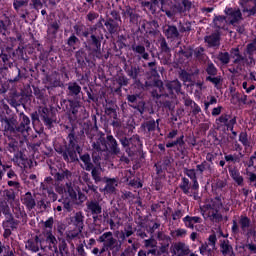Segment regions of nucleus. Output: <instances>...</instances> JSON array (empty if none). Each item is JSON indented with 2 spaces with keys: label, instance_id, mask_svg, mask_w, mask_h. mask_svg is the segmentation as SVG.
Segmentation results:
<instances>
[{
  "label": "nucleus",
  "instance_id": "f257e3e1",
  "mask_svg": "<svg viewBox=\"0 0 256 256\" xmlns=\"http://www.w3.org/2000/svg\"><path fill=\"white\" fill-rule=\"evenodd\" d=\"M222 205L221 201L217 198L208 201L202 207L204 219H208L211 223H221L223 221V214L219 211H221Z\"/></svg>",
  "mask_w": 256,
  "mask_h": 256
},
{
  "label": "nucleus",
  "instance_id": "f03ea898",
  "mask_svg": "<svg viewBox=\"0 0 256 256\" xmlns=\"http://www.w3.org/2000/svg\"><path fill=\"white\" fill-rule=\"evenodd\" d=\"M98 241L100 243L106 244L109 253H112L113 256L119 255V251H121V247L123 246V243H121V241L117 240V238H114L113 232L103 233L98 238Z\"/></svg>",
  "mask_w": 256,
  "mask_h": 256
},
{
  "label": "nucleus",
  "instance_id": "7ed1b4c3",
  "mask_svg": "<svg viewBox=\"0 0 256 256\" xmlns=\"http://www.w3.org/2000/svg\"><path fill=\"white\" fill-rule=\"evenodd\" d=\"M91 31V45L92 48H90V51H92V53H95L96 57H101V39H103V36L99 37V35H97V26H92L90 28Z\"/></svg>",
  "mask_w": 256,
  "mask_h": 256
},
{
  "label": "nucleus",
  "instance_id": "20e7f679",
  "mask_svg": "<svg viewBox=\"0 0 256 256\" xmlns=\"http://www.w3.org/2000/svg\"><path fill=\"white\" fill-rule=\"evenodd\" d=\"M239 227L241 229V233H247L249 228L251 227V219L247 216H240L238 223L236 220L232 222V233L237 234L239 233Z\"/></svg>",
  "mask_w": 256,
  "mask_h": 256
},
{
  "label": "nucleus",
  "instance_id": "39448f33",
  "mask_svg": "<svg viewBox=\"0 0 256 256\" xmlns=\"http://www.w3.org/2000/svg\"><path fill=\"white\" fill-rule=\"evenodd\" d=\"M191 253V248L185 242H176L172 245L173 256H189Z\"/></svg>",
  "mask_w": 256,
  "mask_h": 256
},
{
  "label": "nucleus",
  "instance_id": "423d86ee",
  "mask_svg": "<svg viewBox=\"0 0 256 256\" xmlns=\"http://www.w3.org/2000/svg\"><path fill=\"white\" fill-rule=\"evenodd\" d=\"M236 123L237 118H231V115L229 114H222L219 118L216 119V125H219V127H227V129H230V131H233V127Z\"/></svg>",
  "mask_w": 256,
  "mask_h": 256
},
{
  "label": "nucleus",
  "instance_id": "0eeeda50",
  "mask_svg": "<svg viewBox=\"0 0 256 256\" xmlns=\"http://www.w3.org/2000/svg\"><path fill=\"white\" fill-rule=\"evenodd\" d=\"M225 13L229 17L230 25H233V27H235L239 21H243V14H241V10L237 8H226Z\"/></svg>",
  "mask_w": 256,
  "mask_h": 256
},
{
  "label": "nucleus",
  "instance_id": "6e6552de",
  "mask_svg": "<svg viewBox=\"0 0 256 256\" xmlns=\"http://www.w3.org/2000/svg\"><path fill=\"white\" fill-rule=\"evenodd\" d=\"M102 211L103 208H101V205L96 200L88 201L86 203V213H90V215L93 216V219H97Z\"/></svg>",
  "mask_w": 256,
  "mask_h": 256
},
{
  "label": "nucleus",
  "instance_id": "1a4fd4ad",
  "mask_svg": "<svg viewBox=\"0 0 256 256\" xmlns=\"http://www.w3.org/2000/svg\"><path fill=\"white\" fill-rule=\"evenodd\" d=\"M35 194L31 192H26L24 195L21 196L22 205H25L26 209L29 211L35 209L37 207V201L35 200Z\"/></svg>",
  "mask_w": 256,
  "mask_h": 256
},
{
  "label": "nucleus",
  "instance_id": "9d476101",
  "mask_svg": "<svg viewBox=\"0 0 256 256\" xmlns=\"http://www.w3.org/2000/svg\"><path fill=\"white\" fill-rule=\"evenodd\" d=\"M1 123L4 131H9L10 133H17V118L4 117L1 119Z\"/></svg>",
  "mask_w": 256,
  "mask_h": 256
},
{
  "label": "nucleus",
  "instance_id": "9b49d317",
  "mask_svg": "<svg viewBox=\"0 0 256 256\" xmlns=\"http://www.w3.org/2000/svg\"><path fill=\"white\" fill-rule=\"evenodd\" d=\"M163 33L166 39H170V41H175V39H179V29H177L175 25L164 26Z\"/></svg>",
  "mask_w": 256,
  "mask_h": 256
},
{
  "label": "nucleus",
  "instance_id": "f8f14e48",
  "mask_svg": "<svg viewBox=\"0 0 256 256\" xmlns=\"http://www.w3.org/2000/svg\"><path fill=\"white\" fill-rule=\"evenodd\" d=\"M165 88L172 97L179 95V93H181V82H179V80L168 81L165 84Z\"/></svg>",
  "mask_w": 256,
  "mask_h": 256
},
{
  "label": "nucleus",
  "instance_id": "ddd939ff",
  "mask_svg": "<svg viewBox=\"0 0 256 256\" xmlns=\"http://www.w3.org/2000/svg\"><path fill=\"white\" fill-rule=\"evenodd\" d=\"M21 119L22 121L20 125L18 127L16 126V133H22V135H27V133L31 129V127H29V125H31V120L25 114L21 116Z\"/></svg>",
  "mask_w": 256,
  "mask_h": 256
},
{
  "label": "nucleus",
  "instance_id": "4468645a",
  "mask_svg": "<svg viewBox=\"0 0 256 256\" xmlns=\"http://www.w3.org/2000/svg\"><path fill=\"white\" fill-rule=\"evenodd\" d=\"M71 223L76 226L79 233H81L85 223V216L83 215V212H77L74 216H72Z\"/></svg>",
  "mask_w": 256,
  "mask_h": 256
},
{
  "label": "nucleus",
  "instance_id": "2eb2a0df",
  "mask_svg": "<svg viewBox=\"0 0 256 256\" xmlns=\"http://www.w3.org/2000/svg\"><path fill=\"white\" fill-rule=\"evenodd\" d=\"M133 53L138 55V59H144L145 61H149V53L145 50V46L133 44L131 46Z\"/></svg>",
  "mask_w": 256,
  "mask_h": 256
},
{
  "label": "nucleus",
  "instance_id": "dca6fc26",
  "mask_svg": "<svg viewBox=\"0 0 256 256\" xmlns=\"http://www.w3.org/2000/svg\"><path fill=\"white\" fill-rule=\"evenodd\" d=\"M58 153L62 154V157L65 161H77V152L73 149V147L66 148L64 151L57 150Z\"/></svg>",
  "mask_w": 256,
  "mask_h": 256
},
{
  "label": "nucleus",
  "instance_id": "f3484780",
  "mask_svg": "<svg viewBox=\"0 0 256 256\" xmlns=\"http://www.w3.org/2000/svg\"><path fill=\"white\" fill-rule=\"evenodd\" d=\"M196 171L200 173V175H203L204 173H206V175H211V173H213V163L203 161L196 166Z\"/></svg>",
  "mask_w": 256,
  "mask_h": 256
},
{
  "label": "nucleus",
  "instance_id": "a211bd4d",
  "mask_svg": "<svg viewBox=\"0 0 256 256\" xmlns=\"http://www.w3.org/2000/svg\"><path fill=\"white\" fill-rule=\"evenodd\" d=\"M106 139L111 153H113V155H119V153H121V149L119 148V144H117L115 137H113V135H108Z\"/></svg>",
  "mask_w": 256,
  "mask_h": 256
},
{
  "label": "nucleus",
  "instance_id": "6ab92c4d",
  "mask_svg": "<svg viewBox=\"0 0 256 256\" xmlns=\"http://www.w3.org/2000/svg\"><path fill=\"white\" fill-rule=\"evenodd\" d=\"M185 227H187V229H195V224L197 223H201L202 219L201 217L198 216H189L187 215L186 217H184L182 219Z\"/></svg>",
  "mask_w": 256,
  "mask_h": 256
},
{
  "label": "nucleus",
  "instance_id": "aec40b11",
  "mask_svg": "<svg viewBox=\"0 0 256 256\" xmlns=\"http://www.w3.org/2000/svg\"><path fill=\"white\" fill-rule=\"evenodd\" d=\"M205 43L208 47H219L221 45V37L218 33H214L205 37Z\"/></svg>",
  "mask_w": 256,
  "mask_h": 256
},
{
  "label": "nucleus",
  "instance_id": "412c9836",
  "mask_svg": "<svg viewBox=\"0 0 256 256\" xmlns=\"http://www.w3.org/2000/svg\"><path fill=\"white\" fill-rule=\"evenodd\" d=\"M256 0H241L240 5L244 7V11L250 12V15H255L256 7H255Z\"/></svg>",
  "mask_w": 256,
  "mask_h": 256
},
{
  "label": "nucleus",
  "instance_id": "4be33fe9",
  "mask_svg": "<svg viewBox=\"0 0 256 256\" xmlns=\"http://www.w3.org/2000/svg\"><path fill=\"white\" fill-rule=\"evenodd\" d=\"M80 161H82L81 167L85 169V171H91L95 165L91 162V156L89 154H83L80 156Z\"/></svg>",
  "mask_w": 256,
  "mask_h": 256
},
{
  "label": "nucleus",
  "instance_id": "5701e85b",
  "mask_svg": "<svg viewBox=\"0 0 256 256\" xmlns=\"http://www.w3.org/2000/svg\"><path fill=\"white\" fill-rule=\"evenodd\" d=\"M119 185V181L115 178H106V186L104 187L105 193H115V189Z\"/></svg>",
  "mask_w": 256,
  "mask_h": 256
},
{
  "label": "nucleus",
  "instance_id": "b1692460",
  "mask_svg": "<svg viewBox=\"0 0 256 256\" xmlns=\"http://www.w3.org/2000/svg\"><path fill=\"white\" fill-rule=\"evenodd\" d=\"M64 194L67 196L68 199H71V201H75L77 199V191H75V188H73V183L67 182L64 186Z\"/></svg>",
  "mask_w": 256,
  "mask_h": 256
},
{
  "label": "nucleus",
  "instance_id": "393cba45",
  "mask_svg": "<svg viewBox=\"0 0 256 256\" xmlns=\"http://www.w3.org/2000/svg\"><path fill=\"white\" fill-rule=\"evenodd\" d=\"M220 251L223 256H235V253L233 252V246L229 244V241H223L220 245Z\"/></svg>",
  "mask_w": 256,
  "mask_h": 256
},
{
  "label": "nucleus",
  "instance_id": "a878e982",
  "mask_svg": "<svg viewBox=\"0 0 256 256\" xmlns=\"http://www.w3.org/2000/svg\"><path fill=\"white\" fill-rule=\"evenodd\" d=\"M230 54L232 59H234L233 63H235V65H241L243 63L245 54L242 55L241 52L239 51V48H232L230 50Z\"/></svg>",
  "mask_w": 256,
  "mask_h": 256
},
{
  "label": "nucleus",
  "instance_id": "bb28decb",
  "mask_svg": "<svg viewBox=\"0 0 256 256\" xmlns=\"http://www.w3.org/2000/svg\"><path fill=\"white\" fill-rule=\"evenodd\" d=\"M229 173H230V177H232L233 181H235V183L237 185H239V187H243L245 180H244L243 176H241V173L239 172V170L230 169Z\"/></svg>",
  "mask_w": 256,
  "mask_h": 256
},
{
  "label": "nucleus",
  "instance_id": "cd10ccee",
  "mask_svg": "<svg viewBox=\"0 0 256 256\" xmlns=\"http://www.w3.org/2000/svg\"><path fill=\"white\" fill-rule=\"evenodd\" d=\"M39 114H40V119L44 121L45 126L51 128L53 125V120L49 118V109L42 108L39 110Z\"/></svg>",
  "mask_w": 256,
  "mask_h": 256
},
{
  "label": "nucleus",
  "instance_id": "c85d7f7f",
  "mask_svg": "<svg viewBox=\"0 0 256 256\" xmlns=\"http://www.w3.org/2000/svg\"><path fill=\"white\" fill-rule=\"evenodd\" d=\"M142 129H146L148 133H153V131H155V129H157L158 131H161V129L159 128V120H150L146 123H143L141 125Z\"/></svg>",
  "mask_w": 256,
  "mask_h": 256
},
{
  "label": "nucleus",
  "instance_id": "c756f323",
  "mask_svg": "<svg viewBox=\"0 0 256 256\" xmlns=\"http://www.w3.org/2000/svg\"><path fill=\"white\" fill-rule=\"evenodd\" d=\"M192 3L189 0H182L180 3L176 4L174 8L178 13H186L191 9Z\"/></svg>",
  "mask_w": 256,
  "mask_h": 256
},
{
  "label": "nucleus",
  "instance_id": "7c9ffc66",
  "mask_svg": "<svg viewBox=\"0 0 256 256\" xmlns=\"http://www.w3.org/2000/svg\"><path fill=\"white\" fill-rule=\"evenodd\" d=\"M79 93H81V86L77 82H70L68 84V95L70 97H78Z\"/></svg>",
  "mask_w": 256,
  "mask_h": 256
},
{
  "label": "nucleus",
  "instance_id": "2f4dec72",
  "mask_svg": "<svg viewBox=\"0 0 256 256\" xmlns=\"http://www.w3.org/2000/svg\"><path fill=\"white\" fill-rule=\"evenodd\" d=\"M213 25L216 29H225L227 27V18L225 16H216L213 19Z\"/></svg>",
  "mask_w": 256,
  "mask_h": 256
},
{
  "label": "nucleus",
  "instance_id": "473e14b6",
  "mask_svg": "<svg viewBox=\"0 0 256 256\" xmlns=\"http://www.w3.org/2000/svg\"><path fill=\"white\" fill-rule=\"evenodd\" d=\"M180 189L183 191L184 195L191 197V182L187 178H182Z\"/></svg>",
  "mask_w": 256,
  "mask_h": 256
},
{
  "label": "nucleus",
  "instance_id": "72a5a7b5",
  "mask_svg": "<svg viewBox=\"0 0 256 256\" xmlns=\"http://www.w3.org/2000/svg\"><path fill=\"white\" fill-rule=\"evenodd\" d=\"M216 58L222 65H229L231 62V54L229 52H220Z\"/></svg>",
  "mask_w": 256,
  "mask_h": 256
},
{
  "label": "nucleus",
  "instance_id": "f704fd0d",
  "mask_svg": "<svg viewBox=\"0 0 256 256\" xmlns=\"http://www.w3.org/2000/svg\"><path fill=\"white\" fill-rule=\"evenodd\" d=\"M241 65H243V67H253L254 65H256V61L255 58H253V54L244 53V58Z\"/></svg>",
  "mask_w": 256,
  "mask_h": 256
},
{
  "label": "nucleus",
  "instance_id": "c9c22d12",
  "mask_svg": "<svg viewBox=\"0 0 256 256\" xmlns=\"http://www.w3.org/2000/svg\"><path fill=\"white\" fill-rule=\"evenodd\" d=\"M133 233H135V231H133V226L128 225L126 228H124L123 231L120 232L121 241H125L126 239H129V237H131Z\"/></svg>",
  "mask_w": 256,
  "mask_h": 256
},
{
  "label": "nucleus",
  "instance_id": "e433bc0d",
  "mask_svg": "<svg viewBox=\"0 0 256 256\" xmlns=\"http://www.w3.org/2000/svg\"><path fill=\"white\" fill-rule=\"evenodd\" d=\"M39 242H37L36 239L34 240H28L26 243V249H29V251H33V253H37L40 249Z\"/></svg>",
  "mask_w": 256,
  "mask_h": 256
},
{
  "label": "nucleus",
  "instance_id": "4c0bfd02",
  "mask_svg": "<svg viewBox=\"0 0 256 256\" xmlns=\"http://www.w3.org/2000/svg\"><path fill=\"white\" fill-rule=\"evenodd\" d=\"M46 243L52 245L54 253H57L59 249L57 248V238L53 236L51 233L46 234Z\"/></svg>",
  "mask_w": 256,
  "mask_h": 256
},
{
  "label": "nucleus",
  "instance_id": "58836bf2",
  "mask_svg": "<svg viewBox=\"0 0 256 256\" xmlns=\"http://www.w3.org/2000/svg\"><path fill=\"white\" fill-rule=\"evenodd\" d=\"M185 136L184 135H181L179 138H177L175 141H172V142H168L166 144V147L168 149H171V147H175V146H179V147H183V145H185Z\"/></svg>",
  "mask_w": 256,
  "mask_h": 256
},
{
  "label": "nucleus",
  "instance_id": "ea45409f",
  "mask_svg": "<svg viewBox=\"0 0 256 256\" xmlns=\"http://www.w3.org/2000/svg\"><path fill=\"white\" fill-rule=\"evenodd\" d=\"M156 85V89L152 91V97L159 99L160 97H163V82L158 81L156 82Z\"/></svg>",
  "mask_w": 256,
  "mask_h": 256
},
{
  "label": "nucleus",
  "instance_id": "a19ab883",
  "mask_svg": "<svg viewBox=\"0 0 256 256\" xmlns=\"http://www.w3.org/2000/svg\"><path fill=\"white\" fill-rule=\"evenodd\" d=\"M144 7H147L151 13H156L159 9V0H151L150 2H144Z\"/></svg>",
  "mask_w": 256,
  "mask_h": 256
},
{
  "label": "nucleus",
  "instance_id": "79ce46f5",
  "mask_svg": "<svg viewBox=\"0 0 256 256\" xmlns=\"http://www.w3.org/2000/svg\"><path fill=\"white\" fill-rule=\"evenodd\" d=\"M239 141L242 143L244 149H249L251 147V141L249 140L247 133L242 132L239 135Z\"/></svg>",
  "mask_w": 256,
  "mask_h": 256
},
{
  "label": "nucleus",
  "instance_id": "37998d69",
  "mask_svg": "<svg viewBox=\"0 0 256 256\" xmlns=\"http://www.w3.org/2000/svg\"><path fill=\"white\" fill-rule=\"evenodd\" d=\"M93 149L95 151H107V144H105V140L99 139L97 142H93Z\"/></svg>",
  "mask_w": 256,
  "mask_h": 256
},
{
  "label": "nucleus",
  "instance_id": "c03bdc74",
  "mask_svg": "<svg viewBox=\"0 0 256 256\" xmlns=\"http://www.w3.org/2000/svg\"><path fill=\"white\" fill-rule=\"evenodd\" d=\"M105 27H106V29H108L109 33H111V35H113V33H117V29H118L119 25L117 24V22H115L113 20H109V21L105 22Z\"/></svg>",
  "mask_w": 256,
  "mask_h": 256
},
{
  "label": "nucleus",
  "instance_id": "a18cd8bd",
  "mask_svg": "<svg viewBox=\"0 0 256 256\" xmlns=\"http://www.w3.org/2000/svg\"><path fill=\"white\" fill-rule=\"evenodd\" d=\"M73 201L74 200H71V198H66L63 200L62 205L65 213H71V211H73Z\"/></svg>",
  "mask_w": 256,
  "mask_h": 256
},
{
  "label": "nucleus",
  "instance_id": "49530a36",
  "mask_svg": "<svg viewBox=\"0 0 256 256\" xmlns=\"http://www.w3.org/2000/svg\"><path fill=\"white\" fill-rule=\"evenodd\" d=\"M59 23L58 22H53L48 26L47 33L50 35V37H55L57 35V32L59 31Z\"/></svg>",
  "mask_w": 256,
  "mask_h": 256
},
{
  "label": "nucleus",
  "instance_id": "de8ad7c7",
  "mask_svg": "<svg viewBox=\"0 0 256 256\" xmlns=\"http://www.w3.org/2000/svg\"><path fill=\"white\" fill-rule=\"evenodd\" d=\"M56 181H65V179H71V172L69 170L61 171L55 175Z\"/></svg>",
  "mask_w": 256,
  "mask_h": 256
},
{
  "label": "nucleus",
  "instance_id": "09e8293b",
  "mask_svg": "<svg viewBox=\"0 0 256 256\" xmlns=\"http://www.w3.org/2000/svg\"><path fill=\"white\" fill-rule=\"evenodd\" d=\"M91 175L95 183H101V168L93 166V169H91Z\"/></svg>",
  "mask_w": 256,
  "mask_h": 256
},
{
  "label": "nucleus",
  "instance_id": "8fccbe9b",
  "mask_svg": "<svg viewBox=\"0 0 256 256\" xmlns=\"http://www.w3.org/2000/svg\"><path fill=\"white\" fill-rule=\"evenodd\" d=\"M128 77H131V79H137L139 77L140 69L137 66H131L127 71H126Z\"/></svg>",
  "mask_w": 256,
  "mask_h": 256
},
{
  "label": "nucleus",
  "instance_id": "3c124183",
  "mask_svg": "<svg viewBox=\"0 0 256 256\" xmlns=\"http://www.w3.org/2000/svg\"><path fill=\"white\" fill-rule=\"evenodd\" d=\"M0 211L3 215H11V208L9 207V202L7 200H2L0 202Z\"/></svg>",
  "mask_w": 256,
  "mask_h": 256
},
{
  "label": "nucleus",
  "instance_id": "603ef678",
  "mask_svg": "<svg viewBox=\"0 0 256 256\" xmlns=\"http://www.w3.org/2000/svg\"><path fill=\"white\" fill-rule=\"evenodd\" d=\"M160 43V51L162 53H166V55H169L171 53V48L169 47V44H167V40L165 38H161L159 40Z\"/></svg>",
  "mask_w": 256,
  "mask_h": 256
},
{
  "label": "nucleus",
  "instance_id": "864d4df0",
  "mask_svg": "<svg viewBox=\"0 0 256 256\" xmlns=\"http://www.w3.org/2000/svg\"><path fill=\"white\" fill-rule=\"evenodd\" d=\"M133 141H139V136H133L132 138H121L120 143L123 147H129L133 145Z\"/></svg>",
  "mask_w": 256,
  "mask_h": 256
},
{
  "label": "nucleus",
  "instance_id": "5fc2aeb1",
  "mask_svg": "<svg viewBox=\"0 0 256 256\" xmlns=\"http://www.w3.org/2000/svg\"><path fill=\"white\" fill-rule=\"evenodd\" d=\"M145 249H152L157 247V240L155 238L150 237L149 239H145L143 241Z\"/></svg>",
  "mask_w": 256,
  "mask_h": 256
},
{
  "label": "nucleus",
  "instance_id": "6e6d98bb",
  "mask_svg": "<svg viewBox=\"0 0 256 256\" xmlns=\"http://www.w3.org/2000/svg\"><path fill=\"white\" fill-rule=\"evenodd\" d=\"M69 103L72 115H77V113H79V107H81V103L75 100H69Z\"/></svg>",
  "mask_w": 256,
  "mask_h": 256
},
{
  "label": "nucleus",
  "instance_id": "4d7b16f0",
  "mask_svg": "<svg viewBox=\"0 0 256 256\" xmlns=\"http://www.w3.org/2000/svg\"><path fill=\"white\" fill-rule=\"evenodd\" d=\"M147 252H148V256L149 255L161 256L163 255V253H165V246L160 247V250H158L157 247L150 248L149 250H147Z\"/></svg>",
  "mask_w": 256,
  "mask_h": 256
},
{
  "label": "nucleus",
  "instance_id": "13d9d810",
  "mask_svg": "<svg viewBox=\"0 0 256 256\" xmlns=\"http://www.w3.org/2000/svg\"><path fill=\"white\" fill-rule=\"evenodd\" d=\"M135 251H137V247L135 246V244H133L132 246H128V247L120 254V256H134V255H135Z\"/></svg>",
  "mask_w": 256,
  "mask_h": 256
},
{
  "label": "nucleus",
  "instance_id": "bf43d9fd",
  "mask_svg": "<svg viewBox=\"0 0 256 256\" xmlns=\"http://www.w3.org/2000/svg\"><path fill=\"white\" fill-rule=\"evenodd\" d=\"M172 235H174V237H178L180 239H183V238L187 237V229L178 228V229H176L172 232Z\"/></svg>",
  "mask_w": 256,
  "mask_h": 256
},
{
  "label": "nucleus",
  "instance_id": "052dcab7",
  "mask_svg": "<svg viewBox=\"0 0 256 256\" xmlns=\"http://www.w3.org/2000/svg\"><path fill=\"white\" fill-rule=\"evenodd\" d=\"M51 188H53V178L46 177L44 182L41 183V189L45 191L46 189H51Z\"/></svg>",
  "mask_w": 256,
  "mask_h": 256
},
{
  "label": "nucleus",
  "instance_id": "680f3d73",
  "mask_svg": "<svg viewBox=\"0 0 256 256\" xmlns=\"http://www.w3.org/2000/svg\"><path fill=\"white\" fill-rule=\"evenodd\" d=\"M206 72L208 73V75H210V77H215V75H217V67H215V64H213V62L208 63Z\"/></svg>",
  "mask_w": 256,
  "mask_h": 256
},
{
  "label": "nucleus",
  "instance_id": "e2e57ef3",
  "mask_svg": "<svg viewBox=\"0 0 256 256\" xmlns=\"http://www.w3.org/2000/svg\"><path fill=\"white\" fill-rule=\"evenodd\" d=\"M4 195H5L4 201H7L8 203H13V201H15V192L14 191L6 190L4 192Z\"/></svg>",
  "mask_w": 256,
  "mask_h": 256
},
{
  "label": "nucleus",
  "instance_id": "0e129e2a",
  "mask_svg": "<svg viewBox=\"0 0 256 256\" xmlns=\"http://www.w3.org/2000/svg\"><path fill=\"white\" fill-rule=\"evenodd\" d=\"M117 83L121 87H127V85H129V78H127L125 75H120L117 79Z\"/></svg>",
  "mask_w": 256,
  "mask_h": 256
},
{
  "label": "nucleus",
  "instance_id": "69168bd1",
  "mask_svg": "<svg viewBox=\"0 0 256 256\" xmlns=\"http://www.w3.org/2000/svg\"><path fill=\"white\" fill-rule=\"evenodd\" d=\"M180 79L184 82V83H189V81H191V74H189L187 71L182 70L180 72Z\"/></svg>",
  "mask_w": 256,
  "mask_h": 256
},
{
  "label": "nucleus",
  "instance_id": "338daca9",
  "mask_svg": "<svg viewBox=\"0 0 256 256\" xmlns=\"http://www.w3.org/2000/svg\"><path fill=\"white\" fill-rule=\"evenodd\" d=\"M246 175H247L248 181L252 183L253 187H256V174L251 171H247Z\"/></svg>",
  "mask_w": 256,
  "mask_h": 256
},
{
  "label": "nucleus",
  "instance_id": "774afa93",
  "mask_svg": "<svg viewBox=\"0 0 256 256\" xmlns=\"http://www.w3.org/2000/svg\"><path fill=\"white\" fill-rule=\"evenodd\" d=\"M256 51V45L252 43L246 46V51L244 52L246 55H253Z\"/></svg>",
  "mask_w": 256,
  "mask_h": 256
}]
</instances>
